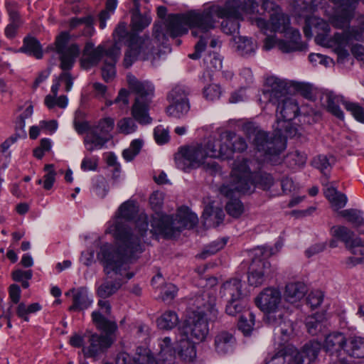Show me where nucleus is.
Segmentation results:
<instances>
[{"label":"nucleus","mask_w":364,"mask_h":364,"mask_svg":"<svg viewBox=\"0 0 364 364\" xmlns=\"http://www.w3.org/2000/svg\"><path fill=\"white\" fill-rule=\"evenodd\" d=\"M46 107L51 109L55 106L60 108H65L68 105V100L65 95H60V97H53L51 95H48L45 97L44 100Z\"/></svg>","instance_id":"3c124183"},{"label":"nucleus","mask_w":364,"mask_h":364,"mask_svg":"<svg viewBox=\"0 0 364 364\" xmlns=\"http://www.w3.org/2000/svg\"><path fill=\"white\" fill-rule=\"evenodd\" d=\"M226 242L227 241L225 239H220L213 242L208 246L205 247L203 251L199 254L198 257L201 259H205L206 257L215 254L225 247Z\"/></svg>","instance_id":"49530a36"},{"label":"nucleus","mask_w":364,"mask_h":364,"mask_svg":"<svg viewBox=\"0 0 364 364\" xmlns=\"http://www.w3.org/2000/svg\"><path fill=\"white\" fill-rule=\"evenodd\" d=\"M292 355H291L290 346H287L279 350L269 358H267L266 364H291Z\"/></svg>","instance_id":"e433bc0d"},{"label":"nucleus","mask_w":364,"mask_h":364,"mask_svg":"<svg viewBox=\"0 0 364 364\" xmlns=\"http://www.w3.org/2000/svg\"><path fill=\"white\" fill-rule=\"evenodd\" d=\"M235 49L237 53L245 58L254 56L258 46L256 41L247 36H239L235 39Z\"/></svg>","instance_id":"bb28decb"},{"label":"nucleus","mask_w":364,"mask_h":364,"mask_svg":"<svg viewBox=\"0 0 364 364\" xmlns=\"http://www.w3.org/2000/svg\"><path fill=\"white\" fill-rule=\"evenodd\" d=\"M107 51H109V48L107 49L105 45L101 44L95 47L93 43L87 42L80 58L81 67L88 70L97 65L102 58H107Z\"/></svg>","instance_id":"a211bd4d"},{"label":"nucleus","mask_w":364,"mask_h":364,"mask_svg":"<svg viewBox=\"0 0 364 364\" xmlns=\"http://www.w3.org/2000/svg\"><path fill=\"white\" fill-rule=\"evenodd\" d=\"M178 323V316L175 311H167L157 319V326L160 329L170 330Z\"/></svg>","instance_id":"c9c22d12"},{"label":"nucleus","mask_w":364,"mask_h":364,"mask_svg":"<svg viewBox=\"0 0 364 364\" xmlns=\"http://www.w3.org/2000/svg\"><path fill=\"white\" fill-rule=\"evenodd\" d=\"M143 145L141 139H134L131 142L129 147L123 151L122 156L127 161H132L140 151Z\"/></svg>","instance_id":"09e8293b"},{"label":"nucleus","mask_w":364,"mask_h":364,"mask_svg":"<svg viewBox=\"0 0 364 364\" xmlns=\"http://www.w3.org/2000/svg\"><path fill=\"white\" fill-rule=\"evenodd\" d=\"M219 151L215 139H210L205 145L196 144L183 148L181 150V158L178 159V165L185 169L182 165L187 164L188 166L198 167L200 165H205L206 168H210L216 171L218 169V164L215 162L207 164L205 159L208 157L219 158V155H214V151Z\"/></svg>","instance_id":"f8f14e48"},{"label":"nucleus","mask_w":364,"mask_h":364,"mask_svg":"<svg viewBox=\"0 0 364 364\" xmlns=\"http://www.w3.org/2000/svg\"><path fill=\"white\" fill-rule=\"evenodd\" d=\"M264 94L272 105L277 106L275 136H269L266 132L257 129L252 123L245 124L243 129L249 137H254L255 156L260 161L277 163L278 156L286 148V138L293 137L298 132L291 121L298 114L299 109L296 100L288 95L287 83L282 79L267 78Z\"/></svg>","instance_id":"f257e3e1"},{"label":"nucleus","mask_w":364,"mask_h":364,"mask_svg":"<svg viewBox=\"0 0 364 364\" xmlns=\"http://www.w3.org/2000/svg\"><path fill=\"white\" fill-rule=\"evenodd\" d=\"M252 23L264 34L268 32L280 31L284 33L286 40L280 41L278 43L279 49L284 53H289L294 50H303L304 46L301 43V35L296 29L290 28L289 17L282 13L281 9L277 6L270 14L269 21L262 18L252 20Z\"/></svg>","instance_id":"423d86ee"},{"label":"nucleus","mask_w":364,"mask_h":364,"mask_svg":"<svg viewBox=\"0 0 364 364\" xmlns=\"http://www.w3.org/2000/svg\"><path fill=\"white\" fill-rule=\"evenodd\" d=\"M120 286L119 282H105L98 287L97 294L100 297L105 299L114 294Z\"/></svg>","instance_id":"79ce46f5"},{"label":"nucleus","mask_w":364,"mask_h":364,"mask_svg":"<svg viewBox=\"0 0 364 364\" xmlns=\"http://www.w3.org/2000/svg\"><path fill=\"white\" fill-rule=\"evenodd\" d=\"M340 214L353 223L355 227L360 226L364 220L363 213L355 209L344 210Z\"/></svg>","instance_id":"8fccbe9b"},{"label":"nucleus","mask_w":364,"mask_h":364,"mask_svg":"<svg viewBox=\"0 0 364 364\" xmlns=\"http://www.w3.org/2000/svg\"><path fill=\"white\" fill-rule=\"evenodd\" d=\"M129 92L126 89H121L119 92L118 96L114 100V103L118 104L120 107H127L129 104Z\"/></svg>","instance_id":"774afa93"},{"label":"nucleus","mask_w":364,"mask_h":364,"mask_svg":"<svg viewBox=\"0 0 364 364\" xmlns=\"http://www.w3.org/2000/svg\"><path fill=\"white\" fill-rule=\"evenodd\" d=\"M346 356L352 358H364V338L351 336L347 338L344 353L345 364L347 363Z\"/></svg>","instance_id":"cd10ccee"},{"label":"nucleus","mask_w":364,"mask_h":364,"mask_svg":"<svg viewBox=\"0 0 364 364\" xmlns=\"http://www.w3.org/2000/svg\"><path fill=\"white\" fill-rule=\"evenodd\" d=\"M324 102L328 110L338 119H343L344 116L339 105L342 104L346 107V103H351L346 101L343 97L336 95L333 92H327L324 95Z\"/></svg>","instance_id":"c756f323"},{"label":"nucleus","mask_w":364,"mask_h":364,"mask_svg":"<svg viewBox=\"0 0 364 364\" xmlns=\"http://www.w3.org/2000/svg\"><path fill=\"white\" fill-rule=\"evenodd\" d=\"M225 311L230 316H236L242 311V306L240 304V301L227 300Z\"/></svg>","instance_id":"e2e57ef3"},{"label":"nucleus","mask_w":364,"mask_h":364,"mask_svg":"<svg viewBox=\"0 0 364 364\" xmlns=\"http://www.w3.org/2000/svg\"><path fill=\"white\" fill-rule=\"evenodd\" d=\"M168 100L170 103L188 102L185 89L179 86L174 87L169 92Z\"/></svg>","instance_id":"603ef678"},{"label":"nucleus","mask_w":364,"mask_h":364,"mask_svg":"<svg viewBox=\"0 0 364 364\" xmlns=\"http://www.w3.org/2000/svg\"><path fill=\"white\" fill-rule=\"evenodd\" d=\"M127 82L132 92L136 95L132 107V116L141 124H149L152 119L149 114V107L154 96V86L149 82L139 81L134 75H127Z\"/></svg>","instance_id":"9d476101"},{"label":"nucleus","mask_w":364,"mask_h":364,"mask_svg":"<svg viewBox=\"0 0 364 364\" xmlns=\"http://www.w3.org/2000/svg\"><path fill=\"white\" fill-rule=\"evenodd\" d=\"M92 318L97 328L105 331L107 335L100 336L97 333H90L86 336L89 344L84 347L83 353L86 356L90 357L95 356L111 346L113 340L109 334L117 329V325L114 322L107 320L98 311L92 313Z\"/></svg>","instance_id":"ddd939ff"},{"label":"nucleus","mask_w":364,"mask_h":364,"mask_svg":"<svg viewBox=\"0 0 364 364\" xmlns=\"http://www.w3.org/2000/svg\"><path fill=\"white\" fill-rule=\"evenodd\" d=\"M334 163L335 159L333 156L328 157L325 155H319L315 157L313 161L314 166L324 174Z\"/></svg>","instance_id":"a18cd8bd"},{"label":"nucleus","mask_w":364,"mask_h":364,"mask_svg":"<svg viewBox=\"0 0 364 364\" xmlns=\"http://www.w3.org/2000/svg\"><path fill=\"white\" fill-rule=\"evenodd\" d=\"M198 222L197 215L187 207L180 208L173 219L172 217L156 213L151 220V226L156 232L172 237L184 228H193Z\"/></svg>","instance_id":"1a4fd4ad"},{"label":"nucleus","mask_w":364,"mask_h":364,"mask_svg":"<svg viewBox=\"0 0 364 364\" xmlns=\"http://www.w3.org/2000/svg\"><path fill=\"white\" fill-rule=\"evenodd\" d=\"M346 109L347 111L350 112V114L356 120L362 123H364V109L362 107H360L358 104L346 103Z\"/></svg>","instance_id":"13d9d810"},{"label":"nucleus","mask_w":364,"mask_h":364,"mask_svg":"<svg viewBox=\"0 0 364 364\" xmlns=\"http://www.w3.org/2000/svg\"><path fill=\"white\" fill-rule=\"evenodd\" d=\"M290 349L292 364H311L318 355L321 345L317 341H311L304 346L299 351L292 346H290Z\"/></svg>","instance_id":"6ab92c4d"},{"label":"nucleus","mask_w":364,"mask_h":364,"mask_svg":"<svg viewBox=\"0 0 364 364\" xmlns=\"http://www.w3.org/2000/svg\"><path fill=\"white\" fill-rule=\"evenodd\" d=\"M222 94V90L220 85L211 84L204 87L203 95L208 100L214 101L218 100Z\"/></svg>","instance_id":"6e6d98bb"},{"label":"nucleus","mask_w":364,"mask_h":364,"mask_svg":"<svg viewBox=\"0 0 364 364\" xmlns=\"http://www.w3.org/2000/svg\"><path fill=\"white\" fill-rule=\"evenodd\" d=\"M69 39V33L62 32L56 37L55 42V50L59 55L60 62V68L63 70L58 79L60 83H64L66 92L71 90L74 80L68 70L73 68L75 59L80 54V47L77 44L72 43L68 46Z\"/></svg>","instance_id":"9b49d317"},{"label":"nucleus","mask_w":364,"mask_h":364,"mask_svg":"<svg viewBox=\"0 0 364 364\" xmlns=\"http://www.w3.org/2000/svg\"><path fill=\"white\" fill-rule=\"evenodd\" d=\"M226 210L232 217L238 218L244 212V207L239 200L233 199L227 203Z\"/></svg>","instance_id":"5fc2aeb1"},{"label":"nucleus","mask_w":364,"mask_h":364,"mask_svg":"<svg viewBox=\"0 0 364 364\" xmlns=\"http://www.w3.org/2000/svg\"><path fill=\"white\" fill-rule=\"evenodd\" d=\"M208 318L198 314H193L178 328L180 339L178 349L179 356L186 361H191L196 353L193 342L205 340L209 333Z\"/></svg>","instance_id":"0eeeda50"},{"label":"nucleus","mask_w":364,"mask_h":364,"mask_svg":"<svg viewBox=\"0 0 364 364\" xmlns=\"http://www.w3.org/2000/svg\"><path fill=\"white\" fill-rule=\"evenodd\" d=\"M117 127L119 132L124 134H132L137 129L135 122L130 117H124L120 119L117 122Z\"/></svg>","instance_id":"de8ad7c7"},{"label":"nucleus","mask_w":364,"mask_h":364,"mask_svg":"<svg viewBox=\"0 0 364 364\" xmlns=\"http://www.w3.org/2000/svg\"><path fill=\"white\" fill-rule=\"evenodd\" d=\"M225 214L220 207H217L210 203L205 206L203 218H204L205 223L210 226L216 227L219 225L224 219Z\"/></svg>","instance_id":"7c9ffc66"},{"label":"nucleus","mask_w":364,"mask_h":364,"mask_svg":"<svg viewBox=\"0 0 364 364\" xmlns=\"http://www.w3.org/2000/svg\"><path fill=\"white\" fill-rule=\"evenodd\" d=\"M134 364H162V361L156 359L150 349L139 347L133 357Z\"/></svg>","instance_id":"f704fd0d"},{"label":"nucleus","mask_w":364,"mask_h":364,"mask_svg":"<svg viewBox=\"0 0 364 364\" xmlns=\"http://www.w3.org/2000/svg\"><path fill=\"white\" fill-rule=\"evenodd\" d=\"M255 316L248 313L247 316H242L238 321V328L245 336L250 334L255 325Z\"/></svg>","instance_id":"37998d69"},{"label":"nucleus","mask_w":364,"mask_h":364,"mask_svg":"<svg viewBox=\"0 0 364 364\" xmlns=\"http://www.w3.org/2000/svg\"><path fill=\"white\" fill-rule=\"evenodd\" d=\"M323 299V294L321 291H311L308 296V301L312 307L321 305Z\"/></svg>","instance_id":"0e129e2a"},{"label":"nucleus","mask_w":364,"mask_h":364,"mask_svg":"<svg viewBox=\"0 0 364 364\" xmlns=\"http://www.w3.org/2000/svg\"><path fill=\"white\" fill-rule=\"evenodd\" d=\"M260 164L246 159H237L232 164L228 182L220 187V193L231 198L235 193H246L257 182Z\"/></svg>","instance_id":"6e6552de"},{"label":"nucleus","mask_w":364,"mask_h":364,"mask_svg":"<svg viewBox=\"0 0 364 364\" xmlns=\"http://www.w3.org/2000/svg\"><path fill=\"white\" fill-rule=\"evenodd\" d=\"M193 305L196 311L193 314H198L208 318L209 321H215L219 315L216 306V297L215 292L211 290L204 291L200 295L196 296Z\"/></svg>","instance_id":"2eb2a0df"},{"label":"nucleus","mask_w":364,"mask_h":364,"mask_svg":"<svg viewBox=\"0 0 364 364\" xmlns=\"http://www.w3.org/2000/svg\"><path fill=\"white\" fill-rule=\"evenodd\" d=\"M306 154L304 152L294 151L287 156V163L291 168L302 167L306 162Z\"/></svg>","instance_id":"c03bdc74"},{"label":"nucleus","mask_w":364,"mask_h":364,"mask_svg":"<svg viewBox=\"0 0 364 364\" xmlns=\"http://www.w3.org/2000/svg\"><path fill=\"white\" fill-rule=\"evenodd\" d=\"M154 139L158 144H164L168 141V131L163 126H157L154 131Z\"/></svg>","instance_id":"bf43d9fd"},{"label":"nucleus","mask_w":364,"mask_h":364,"mask_svg":"<svg viewBox=\"0 0 364 364\" xmlns=\"http://www.w3.org/2000/svg\"><path fill=\"white\" fill-rule=\"evenodd\" d=\"M235 345L233 335L227 331H221L215 336V349L219 354H226L231 352Z\"/></svg>","instance_id":"c85d7f7f"},{"label":"nucleus","mask_w":364,"mask_h":364,"mask_svg":"<svg viewBox=\"0 0 364 364\" xmlns=\"http://www.w3.org/2000/svg\"><path fill=\"white\" fill-rule=\"evenodd\" d=\"M132 1L134 4V7L131 10V24L134 31H141L151 23V17L147 12H145L144 14H141L139 0Z\"/></svg>","instance_id":"a878e982"},{"label":"nucleus","mask_w":364,"mask_h":364,"mask_svg":"<svg viewBox=\"0 0 364 364\" xmlns=\"http://www.w3.org/2000/svg\"><path fill=\"white\" fill-rule=\"evenodd\" d=\"M255 305L264 313V320L274 328L275 334H281L286 341L293 331L292 324L287 319L282 305V296L276 287L264 288L255 298Z\"/></svg>","instance_id":"39448f33"},{"label":"nucleus","mask_w":364,"mask_h":364,"mask_svg":"<svg viewBox=\"0 0 364 364\" xmlns=\"http://www.w3.org/2000/svg\"><path fill=\"white\" fill-rule=\"evenodd\" d=\"M21 50L40 59L43 57V51L40 43L34 38L28 37L24 39L23 46Z\"/></svg>","instance_id":"4c0bfd02"},{"label":"nucleus","mask_w":364,"mask_h":364,"mask_svg":"<svg viewBox=\"0 0 364 364\" xmlns=\"http://www.w3.org/2000/svg\"><path fill=\"white\" fill-rule=\"evenodd\" d=\"M346 342L347 337L344 333L335 331L326 336L323 348L330 355L336 357L345 364L344 353Z\"/></svg>","instance_id":"f3484780"},{"label":"nucleus","mask_w":364,"mask_h":364,"mask_svg":"<svg viewBox=\"0 0 364 364\" xmlns=\"http://www.w3.org/2000/svg\"><path fill=\"white\" fill-rule=\"evenodd\" d=\"M179 339L180 336L178 334L174 345L172 343L171 338L168 336H165L158 340V346L159 348L158 354L160 357L159 359L162 362L172 359L176 353L179 355L178 349Z\"/></svg>","instance_id":"b1692460"},{"label":"nucleus","mask_w":364,"mask_h":364,"mask_svg":"<svg viewBox=\"0 0 364 364\" xmlns=\"http://www.w3.org/2000/svg\"><path fill=\"white\" fill-rule=\"evenodd\" d=\"M114 125V120L111 117H105L102 119L97 126L92 128L96 129L97 132L102 134L105 137L113 129Z\"/></svg>","instance_id":"864d4df0"},{"label":"nucleus","mask_w":364,"mask_h":364,"mask_svg":"<svg viewBox=\"0 0 364 364\" xmlns=\"http://www.w3.org/2000/svg\"><path fill=\"white\" fill-rule=\"evenodd\" d=\"M97 157H85L81 163V168L84 171H95L97 167Z\"/></svg>","instance_id":"680f3d73"},{"label":"nucleus","mask_w":364,"mask_h":364,"mask_svg":"<svg viewBox=\"0 0 364 364\" xmlns=\"http://www.w3.org/2000/svg\"><path fill=\"white\" fill-rule=\"evenodd\" d=\"M333 43V45L331 46H334V51L338 55V60L343 62L349 55L346 49L349 43L348 36L345 33H337L334 36Z\"/></svg>","instance_id":"72a5a7b5"},{"label":"nucleus","mask_w":364,"mask_h":364,"mask_svg":"<svg viewBox=\"0 0 364 364\" xmlns=\"http://www.w3.org/2000/svg\"><path fill=\"white\" fill-rule=\"evenodd\" d=\"M307 292V288L301 282H291L287 284L284 289L285 301L290 304H296L302 300Z\"/></svg>","instance_id":"5701e85b"},{"label":"nucleus","mask_w":364,"mask_h":364,"mask_svg":"<svg viewBox=\"0 0 364 364\" xmlns=\"http://www.w3.org/2000/svg\"><path fill=\"white\" fill-rule=\"evenodd\" d=\"M73 126L75 130L79 134H82L85 132L87 133L92 127L86 120V113L80 109H78L75 112Z\"/></svg>","instance_id":"58836bf2"},{"label":"nucleus","mask_w":364,"mask_h":364,"mask_svg":"<svg viewBox=\"0 0 364 364\" xmlns=\"http://www.w3.org/2000/svg\"><path fill=\"white\" fill-rule=\"evenodd\" d=\"M33 272L32 270H21L16 269L12 272V278L16 282H21L22 280H29L32 278Z\"/></svg>","instance_id":"69168bd1"},{"label":"nucleus","mask_w":364,"mask_h":364,"mask_svg":"<svg viewBox=\"0 0 364 364\" xmlns=\"http://www.w3.org/2000/svg\"><path fill=\"white\" fill-rule=\"evenodd\" d=\"M324 194L334 210H338L346 205V196L338 191L333 186L326 188L324 191Z\"/></svg>","instance_id":"473e14b6"},{"label":"nucleus","mask_w":364,"mask_h":364,"mask_svg":"<svg viewBox=\"0 0 364 364\" xmlns=\"http://www.w3.org/2000/svg\"><path fill=\"white\" fill-rule=\"evenodd\" d=\"M168 18L165 23L158 22L154 24L153 35L155 41L148 37H139L135 35H129L127 31L125 23H120L115 28L113 33L116 40V43L125 40H129L128 49L125 53L123 61L125 68H129L136 60H150L151 64H154V60L159 58L158 49L154 43H163L164 40L170 33L168 31L167 23Z\"/></svg>","instance_id":"20e7f679"},{"label":"nucleus","mask_w":364,"mask_h":364,"mask_svg":"<svg viewBox=\"0 0 364 364\" xmlns=\"http://www.w3.org/2000/svg\"><path fill=\"white\" fill-rule=\"evenodd\" d=\"M149 200H150V204H151V208L157 211L158 210H159L163 204V201H164V194L163 193L161 192H159V191H155L154 192L150 198H149Z\"/></svg>","instance_id":"052dcab7"},{"label":"nucleus","mask_w":364,"mask_h":364,"mask_svg":"<svg viewBox=\"0 0 364 364\" xmlns=\"http://www.w3.org/2000/svg\"><path fill=\"white\" fill-rule=\"evenodd\" d=\"M190 106L188 102L170 103L166 109L169 116L181 118L188 113Z\"/></svg>","instance_id":"a19ab883"},{"label":"nucleus","mask_w":364,"mask_h":364,"mask_svg":"<svg viewBox=\"0 0 364 364\" xmlns=\"http://www.w3.org/2000/svg\"><path fill=\"white\" fill-rule=\"evenodd\" d=\"M137 211L133 201L122 203L115 217L108 223L106 233L115 239V244H102L97 253V259L104 267L106 274L123 273L139 254L143 252L141 237L148 229V219L141 214L136 223L137 230H132L128 223Z\"/></svg>","instance_id":"7ed1b4c3"},{"label":"nucleus","mask_w":364,"mask_h":364,"mask_svg":"<svg viewBox=\"0 0 364 364\" xmlns=\"http://www.w3.org/2000/svg\"><path fill=\"white\" fill-rule=\"evenodd\" d=\"M270 264L263 259H254L250 267V272L247 277L250 286L257 287L261 286L267 275Z\"/></svg>","instance_id":"aec40b11"},{"label":"nucleus","mask_w":364,"mask_h":364,"mask_svg":"<svg viewBox=\"0 0 364 364\" xmlns=\"http://www.w3.org/2000/svg\"><path fill=\"white\" fill-rule=\"evenodd\" d=\"M242 6L238 0H229L224 4H213L202 9L191 10L185 14L171 15L167 23L171 37L181 36L191 29V33L200 38L195 46V52L189 55L192 59L200 57L205 48L204 39L210 38V31L216 28L218 19L222 18L221 29L226 34H233L239 30V20L242 11L255 9L257 4L253 0H246Z\"/></svg>","instance_id":"f03ea898"},{"label":"nucleus","mask_w":364,"mask_h":364,"mask_svg":"<svg viewBox=\"0 0 364 364\" xmlns=\"http://www.w3.org/2000/svg\"><path fill=\"white\" fill-rule=\"evenodd\" d=\"M332 235L343 241L346 247L355 255H360V262H364V240L353 237V232L344 226H334L331 228Z\"/></svg>","instance_id":"dca6fc26"},{"label":"nucleus","mask_w":364,"mask_h":364,"mask_svg":"<svg viewBox=\"0 0 364 364\" xmlns=\"http://www.w3.org/2000/svg\"><path fill=\"white\" fill-rule=\"evenodd\" d=\"M44 170L46 173L44 176L43 188L46 190H50L55 181L56 172L52 164L46 165Z\"/></svg>","instance_id":"4d7b16f0"},{"label":"nucleus","mask_w":364,"mask_h":364,"mask_svg":"<svg viewBox=\"0 0 364 364\" xmlns=\"http://www.w3.org/2000/svg\"><path fill=\"white\" fill-rule=\"evenodd\" d=\"M306 328L309 333L315 335L321 329V323L314 316H309L306 319Z\"/></svg>","instance_id":"338daca9"},{"label":"nucleus","mask_w":364,"mask_h":364,"mask_svg":"<svg viewBox=\"0 0 364 364\" xmlns=\"http://www.w3.org/2000/svg\"><path fill=\"white\" fill-rule=\"evenodd\" d=\"M219 151H214V155H219L223 160L232 158L235 151L242 152L246 150V141L240 136L232 132H225L215 139Z\"/></svg>","instance_id":"4468645a"},{"label":"nucleus","mask_w":364,"mask_h":364,"mask_svg":"<svg viewBox=\"0 0 364 364\" xmlns=\"http://www.w3.org/2000/svg\"><path fill=\"white\" fill-rule=\"evenodd\" d=\"M108 139L92 128L86 134L84 143L87 150L92 151L102 149L107 143Z\"/></svg>","instance_id":"2f4dec72"},{"label":"nucleus","mask_w":364,"mask_h":364,"mask_svg":"<svg viewBox=\"0 0 364 364\" xmlns=\"http://www.w3.org/2000/svg\"><path fill=\"white\" fill-rule=\"evenodd\" d=\"M203 63L205 68L210 72L219 71L222 68V59L216 53L206 54Z\"/></svg>","instance_id":"ea45409f"},{"label":"nucleus","mask_w":364,"mask_h":364,"mask_svg":"<svg viewBox=\"0 0 364 364\" xmlns=\"http://www.w3.org/2000/svg\"><path fill=\"white\" fill-rule=\"evenodd\" d=\"M73 305L70 306V311H80L87 309L91 306L93 300L92 295H90L85 287H80L77 289H72Z\"/></svg>","instance_id":"393cba45"},{"label":"nucleus","mask_w":364,"mask_h":364,"mask_svg":"<svg viewBox=\"0 0 364 364\" xmlns=\"http://www.w3.org/2000/svg\"><path fill=\"white\" fill-rule=\"evenodd\" d=\"M220 294L226 300L240 301L244 296L242 281L237 278L226 281L220 287Z\"/></svg>","instance_id":"412c9836"},{"label":"nucleus","mask_w":364,"mask_h":364,"mask_svg":"<svg viewBox=\"0 0 364 364\" xmlns=\"http://www.w3.org/2000/svg\"><path fill=\"white\" fill-rule=\"evenodd\" d=\"M120 55V48L117 45H113L109 51L107 53V58L104 59V63L102 68V76L106 81H111L115 76V63Z\"/></svg>","instance_id":"4be33fe9"}]
</instances>
